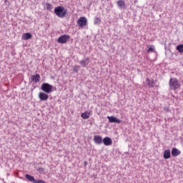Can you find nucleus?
I'll list each match as a JSON object with an SVG mask.
<instances>
[{"label": "nucleus", "mask_w": 183, "mask_h": 183, "mask_svg": "<svg viewBox=\"0 0 183 183\" xmlns=\"http://www.w3.org/2000/svg\"><path fill=\"white\" fill-rule=\"evenodd\" d=\"M54 14L59 18H64L68 14V11L64 6H59L54 8Z\"/></svg>", "instance_id": "1"}, {"label": "nucleus", "mask_w": 183, "mask_h": 183, "mask_svg": "<svg viewBox=\"0 0 183 183\" xmlns=\"http://www.w3.org/2000/svg\"><path fill=\"white\" fill-rule=\"evenodd\" d=\"M169 85L170 91H177L181 86V84L176 78H171Z\"/></svg>", "instance_id": "2"}, {"label": "nucleus", "mask_w": 183, "mask_h": 183, "mask_svg": "<svg viewBox=\"0 0 183 183\" xmlns=\"http://www.w3.org/2000/svg\"><path fill=\"white\" fill-rule=\"evenodd\" d=\"M41 89L46 94H51L54 91V86L49 84V83H43L41 86Z\"/></svg>", "instance_id": "3"}, {"label": "nucleus", "mask_w": 183, "mask_h": 183, "mask_svg": "<svg viewBox=\"0 0 183 183\" xmlns=\"http://www.w3.org/2000/svg\"><path fill=\"white\" fill-rule=\"evenodd\" d=\"M71 36L68 34H64L60 36L58 39H57V42L59 44H66L67 41H69Z\"/></svg>", "instance_id": "4"}, {"label": "nucleus", "mask_w": 183, "mask_h": 183, "mask_svg": "<svg viewBox=\"0 0 183 183\" xmlns=\"http://www.w3.org/2000/svg\"><path fill=\"white\" fill-rule=\"evenodd\" d=\"M88 23V20L85 17H80L78 21L77 24L80 28H84V26H86V24Z\"/></svg>", "instance_id": "5"}, {"label": "nucleus", "mask_w": 183, "mask_h": 183, "mask_svg": "<svg viewBox=\"0 0 183 183\" xmlns=\"http://www.w3.org/2000/svg\"><path fill=\"white\" fill-rule=\"evenodd\" d=\"M107 119H109V122H110V124H121V119L114 116H108Z\"/></svg>", "instance_id": "6"}, {"label": "nucleus", "mask_w": 183, "mask_h": 183, "mask_svg": "<svg viewBox=\"0 0 183 183\" xmlns=\"http://www.w3.org/2000/svg\"><path fill=\"white\" fill-rule=\"evenodd\" d=\"M39 98L40 99L41 101H48L49 96L45 92H40L39 93Z\"/></svg>", "instance_id": "7"}, {"label": "nucleus", "mask_w": 183, "mask_h": 183, "mask_svg": "<svg viewBox=\"0 0 183 183\" xmlns=\"http://www.w3.org/2000/svg\"><path fill=\"white\" fill-rule=\"evenodd\" d=\"M103 144L106 147H109V145H112V139L110 137H106L103 139Z\"/></svg>", "instance_id": "8"}, {"label": "nucleus", "mask_w": 183, "mask_h": 183, "mask_svg": "<svg viewBox=\"0 0 183 183\" xmlns=\"http://www.w3.org/2000/svg\"><path fill=\"white\" fill-rule=\"evenodd\" d=\"M41 81V76L39 74H36L31 76V82H35V84H38Z\"/></svg>", "instance_id": "9"}, {"label": "nucleus", "mask_w": 183, "mask_h": 183, "mask_svg": "<svg viewBox=\"0 0 183 183\" xmlns=\"http://www.w3.org/2000/svg\"><path fill=\"white\" fill-rule=\"evenodd\" d=\"M79 64L81 65V66H83V68L86 67V65L89 64V57H86V59L81 60L79 61Z\"/></svg>", "instance_id": "10"}, {"label": "nucleus", "mask_w": 183, "mask_h": 183, "mask_svg": "<svg viewBox=\"0 0 183 183\" xmlns=\"http://www.w3.org/2000/svg\"><path fill=\"white\" fill-rule=\"evenodd\" d=\"M163 157L164 159H169L171 158V151L169 149L164 150Z\"/></svg>", "instance_id": "11"}, {"label": "nucleus", "mask_w": 183, "mask_h": 183, "mask_svg": "<svg viewBox=\"0 0 183 183\" xmlns=\"http://www.w3.org/2000/svg\"><path fill=\"white\" fill-rule=\"evenodd\" d=\"M94 142H95V144L99 145L102 142H103L102 137L101 136H94Z\"/></svg>", "instance_id": "12"}, {"label": "nucleus", "mask_w": 183, "mask_h": 183, "mask_svg": "<svg viewBox=\"0 0 183 183\" xmlns=\"http://www.w3.org/2000/svg\"><path fill=\"white\" fill-rule=\"evenodd\" d=\"M171 154L172 155V157H178V155H179V154H181V151L178 150V149L174 147L172 149Z\"/></svg>", "instance_id": "13"}, {"label": "nucleus", "mask_w": 183, "mask_h": 183, "mask_svg": "<svg viewBox=\"0 0 183 183\" xmlns=\"http://www.w3.org/2000/svg\"><path fill=\"white\" fill-rule=\"evenodd\" d=\"M32 38V34L31 33H25L22 35V39L24 41H28V39H31Z\"/></svg>", "instance_id": "14"}, {"label": "nucleus", "mask_w": 183, "mask_h": 183, "mask_svg": "<svg viewBox=\"0 0 183 183\" xmlns=\"http://www.w3.org/2000/svg\"><path fill=\"white\" fill-rule=\"evenodd\" d=\"M119 8H125V1L124 0H119L117 1Z\"/></svg>", "instance_id": "15"}, {"label": "nucleus", "mask_w": 183, "mask_h": 183, "mask_svg": "<svg viewBox=\"0 0 183 183\" xmlns=\"http://www.w3.org/2000/svg\"><path fill=\"white\" fill-rule=\"evenodd\" d=\"M25 177L28 181H30V182H34L35 181V177H34V176L26 174Z\"/></svg>", "instance_id": "16"}, {"label": "nucleus", "mask_w": 183, "mask_h": 183, "mask_svg": "<svg viewBox=\"0 0 183 183\" xmlns=\"http://www.w3.org/2000/svg\"><path fill=\"white\" fill-rule=\"evenodd\" d=\"M176 49L178 52H180V54H183V44L177 45Z\"/></svg>", "instance_id": "17"}, {"label": "nucleus", "mask_w": 183, "mask_h": 183, "mask_svg": "<svg viewBox=\"0 0 183 183\" xmlns=\"http://www.w3.org/2000/svg\"><path fill=\"white\" fill-rule=\"evenodd\" d=\"M81 117V118H83V119H88V118H89V114L88 113V112H86L84 113H82Z\"/></svg>", "instance_id": "18"}, {"label": "nucleus", "mask_w": 183, "mask_h": 183, "mask_svg": "<svg viewBox=\"0 0 183 183\" xmlns=\"http://www.w3.org/2000/svg\"><path fill=\"white\" fill-rule=\"evenodd\" d=\"M155 51V46L154 45H150L148 49V52H154Z\"/></svg>", "instance_id": "19"}, {"label": "nucleus", "mask_w": 183, "mask_h": 183, "mask_svg": "<svg viewBox=\"0 0 183 183\" xmlns=\"http://www.w3.org/2000/svg\"><path fill=\"white\" fill-rule=\"evenodd\" d=\"M148 85L149 86L154 87V85H155V82L154 81H151L149 79H147Z\"/></svg>", "instance_id": "20"}, {"label": "nucleus", "mask_w": 183, "mask_h": 183, "mask_svg": "<svg viewBox=\"0 0 183 183\" xmlns=\"http://www.w3.org/2000/svg\"><path fill=\"white\" fill-rule=\"evenodd\" d=\"M98 24H101V19L98 17L94 19V24L98 25Z\"/></svg>", "instance_id": "21"}, {"label": "nucleus", "mask_w": 183, "mask_h": 183, "mask_svg": "<svg viewBox=\"0 0 183 183\" xmlns=\"http://www.w3.org/2000/svg\"><path fill=\"white\" fill-rule=\"evenodd\" d=\"M46 6L47 11H51L52 9V7H51L52 6L49 3L46 4Z\"/></svg>", "instance_id": "22"}, {"label": "nucleus", "mask_w": 183, "mask_h": 183, "mask_svg": "<svg viewBox=\"0 0 183 183\" xmlns=\"http://www.w3.org/2000/svg\"><path fill=\"white\" fill-rule=\"evenodd\" d=\"M34 183H46V182L44 181V180H41V179H34V182H33Z\"/></svg>", "instance_id": "23"}, {"label": "nucleus", "mask_w": 183, "mask_h": 183, "mask_svg": "<svg viewBox=\"0 0 183 183\" xmlns=\"http://www.w3.org/2000/svg\"><path fill=\"white\" fill-rule=\"evenodd\" d=\"M39 174H44V171H45V168L40 167L37 169Z\"/></svg>", "instance_id": "24"}, {"label": "nucleus", "mask_w": 183, "mask_h": 183, "mask_svg": "<svg viewBox=\"0 0 183 183\" xmlns=\"http://www.w3.org/2000/svg\"><path fill=\"white\" fill-rule=\"evenodd\" d=\"M78 71H79V66H74V72H78Z\"/></svg>", "instance_id": "25"}, {"label": "nucleus", "mask_w": 183, "mask_h": 183, "mask_svg": "<svg viewBox=\"0 0 183 183\" xmlns=\"http://www.w3.org/2000/svg\"><path fill=\"white\" fill-rule=\"evenodd\" d=\"M84 165L86 167V165H88V162H84Z\"/></svg>", "instance_id": "26"}, {"label": "nucleus", "mask_w": 183, "mask_h": 183, "mask_svg": "<svg viewBox=\"0 0 183 183\" xmlns=\"http://www.w3.org/2000/svg\"><path fill=\"white\" fill-rule=\"evenodd\" d=\"M6 1H7V0H5V1H4V2H6Z\"/></svg>", "instance_id": "27"}]
</instances>
